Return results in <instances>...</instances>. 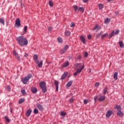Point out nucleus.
<instances>
[{
  "label": "nucleus",
  "instance_id": "nucleus-40",
  "mask_svg": "<svg viewBox=\"0 0 124 124\" xmlns=\"http://www.w3.org/2000/svg\"><path fill=\"white\" fill-rule=\"evenodd\" d=\"M66 115V113L65 112H63L62 111L61 112V115L62 116H65Z\"/></svg>",
  "mask_w": 124,
  "mask_h": 124
},
{
  "label": "nucleus",
  "instance_id": "nucleus-33",
  "mask_svg": "<svg viewBox=\"0 0 124 124\" xmlns=\"http://www.w3.org/2000/svg\"><path fill=\"white\" fill-rule=\"evenodd\" d=\"M101 35H102V32H101V33L97 34L96 36V38H99V37H100V36H101Z\"/></svg>",
  "mask_w": 124,
  "mask_h": 124
},
{
  "label": "nucleus",
  "instance_id": "nucleus-35",
  "mask_svg": "<svg viewBox=\"0 0 124 124\" xmlns=\"http://www.w3.org/2000/svg\"><path fill=\"white\" fill-rule=\"evenodd\" d=\"M75 27V23L74 22H72L70 24L71 28H74Z\"/></svg>",
  "mask_w": 124,
  "mask_h": 124
},
{
  "label": "nucleus",
  "instance_id": "nucleus-37",
  "mask_svg": "<svg viewBox=\"0 0 124 124\" xmlns=\"http://www.w3.org/2000/svg\"><path fill=\"white\" fill-rule=\"evenodd\" d=\"M119 46L121 48H123V47H124V44H123V42H120L119 43Z\"/></svg>",
  "mask_w": 124,
  "mask_h": 124
},
{
  "label": "nucleus",
  "instance_id": "nucleus-47",
  "mask_svg": "<svg viewBox=\"0 0 124 124\" xmlns=\"http://www.w3.org/2000/svg\"><path fill=\"white\" fill-rule=\"evenodd\" d=\"M99 86V83L98 82H96L95 84V87H98Z\"/></svg>",
  "mask_w": 124,
  "mask_h": 124
},
{
  "label": "nucleus",
  "instance_id": "nucleus-11",
  "mask_svg": "<svg viewBox=\"0 0 124 124\" xmlns=\"http://www.w3.org/2000/svg\"><path fill=\"white\" fill-rule=\"evenodd\" d=\"M99 30H101V27L98 25H96L94 28L93 29V31H98Z\"/></svg>",
  "mask_w": 124,
  "mask_h": 124
},
{
  "label": "nucleus",
  "instance_id": "nucleus-8",
  "mask_svg": "<svg viewBox=\"0 0 124 124\" xmlns=\"http://www.w3.org/2000/svg\"><path fill=\"white\" fill-rule=\"evenodd\" d=\"M119 32H120V31L117 30L115 32L114 31H112V33L110 34L108 36V38H111L114 36V34H119Z\"/></svg>",
  "mask_w": 124,
  "mask_h": 124
},
{
  "label": "nucleus",
  "instance_id": "nucleus-3",
  "mask_svg": "<svg viewBox=\"0 0 124 124\" xmlns=\"http://www.w3.org/2000/svg\"><path fill=\"white\" fill-rule=\"evenodd\" d=\"M39 86L40 88L42 89L43 93H45L47 91V88L46 87V83L44 81H41L39 83Z\"/></svg>",
  "mask_w": 124,
  "mask_h": 124
},
{
  "label": "nucleus",
  "instance_id": "nucleus-34",
  "mask_svg": "<svg viewBox=\"0 0 124 124\" xmlns=\"http://www.w3.org/2000/svg\"><path fill=\"white\" fill-rule=\"evenodd\" d=\"M53 4H54L53 3V2L51 0H50L49 1V6H50L51 7H52Z\"/></svg>",
  "mask_w": 124,
  "mask_h": 124
},
{
  "label": "nucleus",
  "instance_id": "nucleus-7",
  "mask_svg": "<svg viewBox=\"0 0 124 124\" xmlns=\"http://www.w3.org/2000/svg\"><path fill=\"white\" fill-rule=\"evenodd\" d=\"M13 55H14V56H15L16 58L17 61H20L21 58H20V56L19 55L18 53H17V51H16V50H14L13 52Z\"/></svg>",
  "mask_w": 124,
  "mask_h": 124
},
{
  "label": "nucleus",
  "instance_id": "nucleus-50",
  "mask_svg": "<svg viewBox=\"0 0 124 124\" xmlns=\"http://www.w3.org/2000/svg\"><path fill=\"white\" fill-rule=\"evenodd\" d=\"M52 27H49L48 28V31H52Z\"/></svg>",
  "mask_w": 124,
  "mask_h": 124
},
{
  "label": "nucleus",
  "instance_id": "nucleus-46",
  "mask_svg": "<svg viewBox=\"0 0 124 124\" xmlns=\"http://www.w3.org/2000/svg\"><path fill=\"white\" fill-rule=\"evenodd\" d=\"M97 97H98V96H95L94 97V100L95 102H96V100L97 99Z\"/></svg>",
  "mask_w": 124,
  "mask_h": 124
},
{
  "label": "nucleus",
  "instance_id": "nucleus-1",
  "mask_svg": "<svg viewBox=\"0 0 124 124\" xmlns=\"http://www.w3.org/2000/svg\"><path fill=\"white\" fill-rule=\"evenodd\" d=\"M16 41L17 43L20 45V46H26L28 45V39L23 36H20L16 38Z\"/></svg>",
  "mask_w": 124,
  "mask_h": 124
},
{
  "label": "nucleus",
  "instance_id": "nucleus-20",
  "mask_svg": "<svg viewBox=\"0 0 124 124\" xmlns=\"http://www.w3.org/2000/svg\"><path fill=\"white\" fill-rule=\"evenodd\" d=\"M118 72H116L113 75V78L115 80H118Z\"/></svg>",
  "mask_w": 124,
  "mask_h": 124
},
{
  "label": "nucleus",
  "instance_id": "nucleus-14",
  "mask_svg": "<svg viewBox=\"0 0 124 124\" xmlns=\"http://www.w3.org/2000/svg\"><path fill=\"white\" fill-rule=\"evenodd\" d=\"M33 60L35 63H38V56L37 55H34Z\"/></svg>",
  "mask_w": 124,
  "mask_h": 124
},
{
  "label": "nucleus",
  "instance_id": "nucleus-26",
  "mask_svg": "<svg viewBox=\"0 0 124 124\" xmlns=\"http://www.w3.org/2000/svg\"><path fill=\"white\" fill-rule=\"evenodd\" d=\"M72 80H70L69 81L67 84H66V86L67 87H70L71 85H72Z\"/></svg>",
  "mask_w": 124,
  "mask_h": 124
},
{
  "label": "nucleus",
  "instance_id": "nucleus-12",
  "mask_svg": "<svg viewBox=\"0 0 124 124\" xmlns=\"http://www.w3.org/2000/svg\"><path fill=\"white\" fill-rule=\"evenodd\" d=\"M32 112V111L31 110V109H29L28 110H27L26 113V117H30V116H31V112Z\"/></svg>",
  "mask_w": 124,
  "mask_h": 124
},
{
  "label": "nucleus",
  "instance_id": "nucleus-32",
  "mask_svg": "<svg viewBox=\"0 0 124 124\" xmlns=\"http://www.w3.org/2000/svg\"><path fill=\"white\" fill-rule=\"evenodd\" d=\"M0 23H1V24H2V25H4V19L2 18H0Z\"/></svg>",
  "mask_w": 124,
  "mask_h": 124
},
{
  "label": "nucleus",
  "instance_id": "nucleus-39",
  "mask_svg": "<svg viewBox=\"0 0 124 124\" xmlns=\"http://www.w3.org/2000/svg\"><path fill=\"white\" fill-rule=\"evenodd\" d=\"M5 119L7 123H9V122H10V120L8 119V117H7V116H5Z\"/></svg>",
  "mask_w": 124,
  "mask_h": 124
},
{
  "label": "nucleus",
  "instance_id": "nucleus-19",
  "mask_svg": "<svg viewBox=\"0 0 124 124\" xmlns=\"http://www.w3.org/2000/svg\"><path fill=\"white\" fill-rule=\"evenodd\" d=\"M66 76H67V72H65L62 76L61 78V80H64V79H65Z\"/></svg>",
  "mask_w": 124,
  "mask_h": 124
},
{
  "label": "nucleus",
  "instance_id": "nucleus-45",
  "mask_svg": "<svg viewBox=\"0 0 124 124\" xmlns=\"http://www.w3.org/2000/svg\"><path fill=\"white\" fill-rule=\"evenodd\" d=\"M21 93H22V94H25V93H26V91L25 90H21Z\"/></svg>",
  "mask_w": 124,
  "mask_h": 124
},
{
  "label": "nucleus",
  "instance_id": "nucleus-49",
  "mask_svg": "<svg viewBox=\"0 0 124 124\" xmlns=\"http://www.w3.org/2000/svg\"><path fill=\"white\" fill-rule=\"evenodd\" d=\"M78 60H80V59H82V56H81V55L78 56Z\"/></svg>",
  "mask_w": 124,
  "mask_h": 124
},
{
  "label": "nucleus",
  "instance_id": "nucleus-9",
  "mask_svg": "<svg viewBox=\"0 0 124 124\" xmlns=\"http://www.w3.org/2000/svg\"><path fill=\"white\" fill-rule=\"evenodd\" d=\"M15 26H16V27H21V21H20L19 18L16 19Z\"/></svg>",
  "mask_w": 124,
  "mask_h": 124
},
{
  "label": "nucleus",
  "instance_id": "nucleus-5",
  "mask_svg": "<svg viewBox=\"0 0 124 124\" xmlns=\"http://www.w3.org/2000/svg\"><path fill=\"white\" fill-rule=\"evenodd\" d=\"M73 8H74L75 12H76V11H81V12H82V13H84V12L85 11V9H84V8H83L82 7H80L78 8V6H77V5L73 6Z\"/></svg>",
  "mask_w": 124,
  "mask_h": 124
},
{
  "label": "nucleus",
  "instance_id": "nucleus-4",
  "mask_svg": "<svg viewBox=\"0 0 124 124\" xmlns=\"http://www.w3.org/2000/svg\"><path fill=\"white\" fill-rule=\"evenodd\" d=\"M31 78V74H29L27 77L23 78L21 79L22 83L25 84H27Z\"/></svg>",
  "mask_w": 124,
  "mask_h": 124
},
{
  "label": "nucleus",
  "instance_id": "nucleus-6",
  "mask_svg": "<svg viewBox=\"0 0 124 124\" xmlns=\"http://www.w3.org/2000/svg\"><path fill=\"white\" fill-rule=\"evenodd\" d=\"M68 46L65 45V46L63 48V49L60 50V54L61 55H62V54H64V53L66 52V50H67V49H68Z\"/></svg>",
  "mask_w": 124,
  "mask_h": 124
},
{
  "label": "nucleus",
  "instance_id": "nucleus-44",
  "mask_svg": "<svg viewBox=\"0 0 124 124\" xmlns=\"http://www.w3.org/2000/svg\"><path fill=\"white\" fill-rule=\"evenodd\" d=\"M74 100V99L73 98V97H72L71 99H70L69 101L70 103H72V102H73Z\"/></svg>",
  "mask_w": 124,
  "mask_h": 124
},
{
  "label": "nucleus",
  "instance_id": "nucleus-16",
  "mask_svg": "<svg viewBox=\"0 0 124 124\" xmlns=\"http://www.w3.org/2000/svg\"><path fill=\"white\" fill-rule=\"evenodd\" d=\"M37 107L39 109V110H40V111H43L44 108H43V106H42V105L39 104H37Z\"/></svg>",
  "mask_w": 124,
  "mask_h": 124
},
{
  "label": "nucleus",
  "instance_id": "nucleus-17",
  "mask_svg": "<svg viewBox=\"0 0 124 124\" xmlns=\"http://www.w3.org/2000/svg\"><path fill=\"white\" fill-rule=\"evenodd\" d=\"M114 109H117V111H121L122 110V107H121V106L116 105L114 107Z\"/></svg>",
  "mask_w": 124,
  "mask_h": 124
},
{
  "label": "nucleus",
  "instance_id": "nucleus-54",
  "mask_svg": "<svg viewBox=\"0 0 124 124\" xmlns=\"http://www.w3.org/2000/svg\"><path fill=\"white\" fill-rule=\"evenodd\" d=\"M7 89L8 90H10V86L9 85L7 86Z\"/></svg>",
  "mask_w": 124,
  "mask_h": 124
},
{
  "label": "nucleus",
  "instance_id": "nucleus-38",
  "mask_svg": "<svg viewBox=\"0 0 124 124\" xmlns=\"http://www.w3.org/2000/svg\"><path fill=\"white\" fill-rule=\"evenodd\" d=\"M34 113L38 114V109L37 108H35L33 110Z\"/></svg>",
  "mask_w": 124,
  "mask_h": 124
},
{
  "label": "nucleus",
  "instance_id": "nucleus-23",
  "mask_svg": "<svg viewBox=\"0 0 124 124\" xmlns=\"http://www.w3.org/2000/svg\"><path fill=\"white\" fill-rule=\"evenodd\" d=\"M24 102H25V99L24 98H21L19 99L18 101L19 104H22V103H24Z\"/></svg>",
  "mask_w": 124,
  "mask_h": 124
},
{
  "label": "nucleus",
  "instance_id": "nucleus-31",
  "mask_svg": "<svg viewBox=\"0 0 124 124\" xmlns=\"http://www.w3.org/2000/svg\"><path fill=\"white\" fill-rule=\"evenodd\" d=\"M98 7H99V9H100V10H101V9H102V8H103V4H99Z\"/></svg>",
  "mask_w": 124,
  "mask_h": 124
},
{
  "label": "nucleus",
  "instance_id": "nucleus-27",
  "mask_svg": "<svg viewBox=\"0 0 124 124\" xmlns=\"http://www.w3.org/2000/svg\"><path fill=\"white\" fill-rule=\"evenodd\" d=\"M36 64H38V66L39 67H42V65L43 64V62L41 61L40 63L38 62V63H36Z\"/></svg>",
  "mask_w": 124,
  "mask_h": 124
},
{
  "label": "nucleus",
  "instance_id": "nucleus-21",
  "mask_svg": "<svg viewBox=\"0 0 124 124\" xmlns=\"http://www.w3.org/2000/svg\"><path fill=\"white\" fill-rule=\"evenodd\" d=\"M80 40L83 42V44H85L86 43V39H85V37L83 36H80Z\"/></svg>",
  "mask_w": 124,
  "mask_h": 124
},
{
  "label": "nucleus",
  "instance_id": "nucleus-29",
  "mask_svg": "<svg viewBox=\"0 0 124 124\" xmlns=\"http://www.w3.org/2000/svg\"><path fill=\"white\" fill-rule=\"evenodd\" d=\"M58 42H59V43H62V38L61 37H59L58 38Z\"/></svg>",
  "mask_w": 124,
  "mask_h": 124
},
{
  "label": "nucleus",
  "instance_id": "nucleus-28",
  "mask_svg": "<svg viewBox=\"0 0 124 124\" xmlns=\"http://www.w3.org/2000/svg\"><path fill=\"white\" fill-rule=\"evenodd\" d=\"M70 34H71V33L69 31H67L65 32V35H66V36H69Z\"/></svg>",
  "mask_w": 124,
  "mask_h": 124
},
{
  "label": "nucleus",
  "instance_id": "nucleus-10",
  "mask_svg": "<svg viewBox=\"0 0 124 124\" xmlns=\"http://www.w3.org/2000/svg\"><path fill=\"white\" fill-rule=\"evenodd\" d=\"M113 114V111H111V110H108L106 115V117L107 118H110V117H111V115H112Z\"/></svg>",
  "mask_w": 124,
  "mask_h": 124
},
{
  "label": "nucleus",
  "instance_id": "nucleus-13",
  "mask_svg": "<svg viewBox=\"0 0 124 124\" xmlns=\"http://www.w3.org/2000/svg\"><path fill=\"white\" fill-rule=\"evenodd\" d=\"M117 116H119L120 117V118H123L124 117V113L121 110H118L117 113Z\"/></svg>",
  "mask_w": 124,
  "mask_h": 124
},
{
  "label": "nucleus",
  "instance_id": "nucleus-30",
  "mask_svg": "<svg viewBox=\"0 0 124 124\" xmlns=\"http://www.w3.org/2000/svg\"><path fill=\"white\" fill-rule=\"evenodd\" d=\"M28 30V26H26L24 27V33L23 34H25V33H26L27 32V31Z\"/></svg>",
  "mask_w": 124,
  "mask_h": 124
},
{
  "label": "nucleus",
  "instance_id": "nucleus-15",
  "mask_svg": "<svg viewBox=\"0 0 124 124\" xmlns=\"http://www.w3.org/2000/svg\"><path fill=\"white\" fill-rule=\"evenodd\" d=\"M54 83L56 88V92H58L59 91V81L55 80Z\"/></svg>",
  "mask_w": 124,
  "mask_h": 124
},
{
  "label": "nucleus",
  "instance_id": "nucleus-43",
  "mask_svg": "<svg viewBox=\"0 0 124 124\" xmlns=\"http://www.w3.org/2000/svg\"><path fill=\"white\" fill-rule=\"evenodd\" d=\"M107 93V88H106L104 90V94H106Z\"/></svg>",
  "mask_w": 124,
  "mask_h": 124
},
{
  "label": "nucleus",
  "instance_id": "nucleus-18",
  "mask_svg": "<svg viewBox=\"0 0 124 124\" xmlns=\"http://www.w3.org/2000/svg\"><path fill=\"white\" fill-rule=\"evenodd\" d=\"M105 100V96H100V97L98 99V100H99V101H103V100Z\"/></svg>",
  "mask_w": 124,
  "mask_h": 124
},
{
  "label": "nucleus",
  "instance_id": "nucleus-22",
  "mask_svg": "<svg viewBox=\"0 0 124 124\" xmlns=\"http://www.w3.org/2000/svg\"><path fill=\"white\" fill-rule=\"evenodd\" d=\"M69 65V62H66L65 63L63 64L62 65V67H67Z\"/></svg>",
  "mask_w": 124,
  "mask_h": 124
},
{
  "label": "nucleus",
  "instance_id": "nucleus-56",
  "mask_svg": "<svg viewBox=\"0 0 124 124\" xmlns=\"http://www.w3.org/2000/svg\"><path fill=\"white\" fill-rule=\"evenodd\" d=\"M11 112H12V109H11Z\"/></svg>",
  "mask_w": 124,
  "mask_h": 124
},
{
  "label": "nucleus",
  "instance_id": "nucleus-51",
  "mask_svg": "<svg viewBox=\"0 0 124 124\" xmlns=\"http://www.w3.org/2000/svg\"><path fill=\"white\" fill-rule=\"evenodd\" d=\"M83 2H84V3H86V2H88V0H82Z\"/></svg>",
  "mask_w": 124,
  "mask_h": 124
},
{
  "label": "nucleus",
  "instance_id": "nucleus-36",
  "mask_svg": "<svg viewBox=\"0 0 124 124\" xmlns=\"http://www.w3.org/2000/svg\"><path fill=\"white\" fill-rule=\"evenodd\" d=\"M108 35V33H105L104 35H103L101 37V39H103V38H104L105 37H106V36H107Z\"/></svg>",
  "mask_w": 124,
  "mask_h": 124
},
{
  "label": "nucleus",
  "instance_id": "nucleus-55",
  "mask_svg": "<svg viewBox=\"0 0 124 124\" xmlns=\"http://www.w3.org/2000/svg\"><path fill=\"white\" fill-rule=\"evenodd\" d=\"M111 0H108V1L110 2V1H111Z\"/></svg>",
  "mask_w": 124,
  "mask_h": 124
},
{
  "label": "nucleus",
  "instance_id": "nucleus-48",
  "mask_svg": "<svg viewBox=\"0 0 124 124\" xmlns=\"http://www.w3.org/2000/svg\"><path fill=\"white\" fill-rule=\"evenodd\" d=\"M88 39H91L92 38V35H88Z\"/></svg>",
  "mask_w": 124,
  "mask_h": 124
},
{
  "label": "nucleus",
  "instance_id": "nucleus-41",
  "mask_svg": "<svg viewBox=\"0 0 124 124\" xmlns=\"http://www.w3.org/2000/svg\"><path fill=\"white\" fill-rule=\"evenodd\" d=\"M83 102L84 104H87V103H89V100L85 99L84 100Z\"/></svg>",
  "mask_w": 124,
  "mask_h": 124
},
{
  "label": "nucleus",
  "instance_id": "nucleus-24",
  "mask_svg": "<svg viewBox=\"0 0 124 124\" xmlns=\"http://www.w3.org/2000/svg\"><path fill=\"white\" fill-rule=\"evenodd\" d=\"M31 90L32 93H35L37 92V89L34 87H32Z\"/></svg>",
  "mask_w": 124,
  "mask_h": 124
},
{
  "label": "nucleus",
  "instance_id": "nucleus-25",
  "mask_svg": "<svg viewBox=\"0 0 124 124\" xmlns=\"http://www.w3.org/2000/svg\"><path fill=\"white\" fill-rule=\"evenodd\" d=\"M110 20L109 18H107L105 19V24H109V23H110Z\"/></svg>",
  "mask_w": 124,
  "mask_h": 124
},
{
  "label": "nucleus",
  "instance_id": "nucleus-52",
  "mask_svg": "<svg viewBox=\"0 0 124 124\" xmlns=\"http://www.w3.org/2000/svg\"><path fill=\"white\" fill-rule=\"evenodd\" d=\"M24 57H25L26 58H27V57H29V54H26L24 55Z\"/></svg>",
  "mask_w": 124,
  "mask_h": 124
},
{
  "label": "nucleus",
  "instance_id": "nucleus-53",
  "mask_svg": "<svg viewBox=\"0 0 124 124\" xmlns=\"http://www.w3.org/2000/svg\"><path fill=\"white\" fill-rule=\"evenodd\" d=\"M115 14L116 15H118V14H119V12H115Z\"/></svg>",
  "mask_w": 124,
  "mask_h": 124
},
{
  "label": "nucleus",
  "instance_id": "nucleus-42",
  "mask_svg": "<svg viewBox=\"0 0 124 124\" xmlns=\"http://www.w3.org/2000/svg\"><path fill=\"white\" fill-rule=\"evenodd\" d=\"M84 56H85V58L88 57V56H89V54L88 53V52H85Z\"/></svg>",
  "mask_w": 124,
  "mask_h": 124
},
{
  "label": "nucleus",
  "instance_id": "nucleus-2",
  "mask_svg": "<svg viewBox=\"0 0 124 124\" xmlns=\"http://www.w3.org/2000/svg\"><path fill=\"white\" fill-rule=\"evenodd\" d=\"M74 65H75V67H74V69H76V68H77V67H78V69L77 70L76 72H75L74 74V76H77V75H78L79 73H81V72H82V70L84 69V68L85 67V65L84 64L81 65V63H77L75 64Z\"/></svg>",
  "mask_w": 124,
  "mask_h": 124
}]
</instances>
